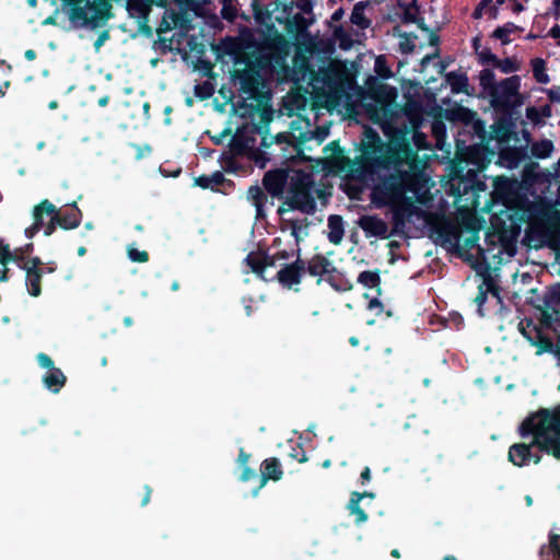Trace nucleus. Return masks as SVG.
<instances>
[{"label": "nucleus", "mask_w": 560, "mask_h": 560, "mask_svg": "<svg viewBox=\"0 0 560 560\" xmlns=\"http://www.w3.org/2000/svg\"><path fill=\"white\" fill-rule=\"evenodd\" d=\"M402 153L404 158L394 165L393 172L377 188V192L385 202L394 207L396 220L405 221L411 220L412 217H423L430 226L431 237L436 244L448 250L472 248L478 241V222L475 215L477 200H472L470 209L460 211L467 234L465 238L462 237L463 231L457 222L435 214L423 215L422 210L416 205L423 201L420 196L422 185L416 155L408 149Z\"/></svg>", "instance_id": "f257e3e1"}, {"label": "nucleus", "mask_w": 560, "mask_h": 560, "mask_svg": "<svg viewBox=\"0 0 560 560\" xmlns=\"http://www.w3.org/2000/svg\"><path fill=\"white\" fill-rule=\"evenodd\" d=\"M520 433L522 436L532 434L533 441L529 444L515 443L510 446L508 458L513 465H527L534 446L560 460V406L553 410L541 409L525 419L520 427Z\"/></svg>", "instance_id": "f03ea898"}, {"label": "nucleus", "mask_w": 560, "mask_h": 560, "mask_svg": "<svg viewBox=\"0 0 560 560\" xmlns=\"http://www.w3.org/2000/svg\"><path fill=\"white\" fill-rule=\"evenodd\" d=\"M223 50L233 57L234 75L248 90H255L276 67L272 51L265 45L245 44L238 38H228L223 42Z\"/></svg>", "instance_id": "7ed1b4c3"}, {"label": "nucleus", "mask_w": 560, "mask_h": 560, "mask_svg": "<svg viewBox=\"0 0 560 560\" xmlns=\"http://www.w3.org/2000/svg\"><path fill=\"white\" fill-rule=\"evenodd\" d=\"M312 165L305 167H292L289 172L284 170H276L266 173L264 185L266 189L273 196L283 192L288 183V191L285 205L292 209H299L302 212L310 213L315 210L316 202L314 194L315 180Z\"/></svg>", "instance_id": "20e7f679"}, {"label": "nucleus", "mask_w": 560, "mask_h": 560, "mask_svg": "<svg viewBox=\"0 0 560 560\" xmlns=\"http://www.w3.org/2000/svg\"><path fill=\"white\" fill-rule=\"evenodd\" d=\"M55 267L37 257L12 253L8 245L0 244V280L25 277L27 280H40L50 276Z\"/></svg>", "instance_id": "39448f33"}, {"label": "nucleus", "mask_w": 560, "mask_h": 560, "mask_svg": "<svg viewBox=\"0 0 560 560\" xmlns=\"http://www.w3.org/2000/svg\"><path fill=\"white\" fill-rule=\"evenodd\" d=\"M340 77L337 70L331 67L319 69L314 74L310 73L308 88L306 91L313 95L317 103L325 106L334 105L340 93Z\"/></svg>", "instance_id": "423d86ee"}, {"label": "nucleus", "mask_w": 560, "mask_h": 560, "mask_svg": "<svg viewBox=\"0 0 560 560\" xmlns=\"http://www.w3.org/2000/svg\"><path fill=\"white\" fill-rule=\"evenodd\" d=\"M72 5L70 20L81 26H97L109 9L106 0H63Z\"/></svg>", "instance_id": "0eeeda50"}, {"label": "nucleus", "mask_w": 560, "mask_h": 560, "mask_svg": "<svg viewBox=\"0 0 560 560\" xmlns=\"http://www.w3.org/2000/svg\"><path fill=\"white\" fill-rule=\"evenodd\" d=\"M359 287L355 289L358 301L365 303L370 311L381 314L384 308L381 282H357ZM329 284L338 292L353 291L354 287L351 282H329Z\"/></svg>", "instance_id": "6e6552de"}, {"label": "nucleus", "mask_w": 560, "mask_h": 560, "mask_svg": "<svg viewBox=\"0 0 560 560\" xmlns=\"http://www.w3.org/2000/svg\"><path fill=\"white\" fill-rule=\"evenodd\" d=\"M33 218L34 223L25 230L27 237H33L42 226H45V234L50 235L55 230V224H59L66 229H71L75 225V222L70 225L63 224L60 221L56 207L48 200H44L34 208Z\"/></svg>", "instance_id": "1a4fd4ad"}, {"label": "nucleus", "mask_w": 560, "mask_h": 560, "mask_svg": "<svg viewBox=\"0 0 560 560\" xmlns=\"http://www.w3.org/2000/svg\"><path fill=\"white\" fill-rule=\"evenodd\" d=\"M521 79L512 75L502 80L492 91L490 97L493 105L511 106L517 102Z\"/></svg>", "instance_id": "9d476101"}, {"label": "nucleus", "mask_w": 560, "mask_h": 560, "mask_svg": "<svg viewBox=\"0 0 560 560\" xmlns=\"http://www.w3.org/2000/svg\"><path fill=\"white\" fill-rule=\"evenodd\" d=\"M518 330L523 337L532 345L537 347L538 354L552 350L553 343L551 339L545 335L539 326L533 319H526L518 324Z\"/></svg>", "instance_id": "9b49d317"}, {"label": "nucleus", "mask_w": 560, "mask_h": 560, "mask_svg": "<svg viewBox=\"0 0 560 560\" xmlns=\"http://www.w3.org/2000/svg\"><path fill=\"white\" fill-rule=\"evenodd\" d=\"M502 289L499 285V282H479L478 285V294L475 298V303L477 304L478 315L485 316V306L489 302H494V306H503V296L501 295Z\"/></svg>", "instance_id": "f8f14e48"}, {"label": "nucleus", "mask_w": 560, "mask_h": 560, "mask_svg": "<svg viewBox=\"0 0 560 560\" xmlns=\"http://www.w3.org/2000/svg\"><path fill=\"white\" fill-rule=\"evenodd\" d=\"M260 482L255 493L264 488L269 480L279 481L283 476L281 464L277 457H269L260 465Z\"/></svg>", "instance_id": "ddd939ff"}, {"label": "nucleus", "mask_w": 560, "mask_h": 560, "mask_svg": "<svg viewBox=\"0 0 560 560\" xmlns=\"http://www.w3.org/2000/svg\"><path fill=\"white\" fill-rule=\"evenodd\" d=\"M328 170L342 168L346 163V156L336 141L330 142L324 149V156L320 160Z\"/></svg>", "instance_id": "4468645a"}, {"label": "nucleus", "mask_w": 560, "mask_h": 560, "mask_svg": "<svg viewBox=\"0 0 560 560\" xmlns=\"http://www.w3.org/2000/svg\"><path fill=\"white\" fill-rule=\"evenodd\" d=\"M360 226L368 236L385 237L388 232L386 222L373 215L362 217Z\"/></svg>", "instance_id": "2eb2a0df"}, {"label": "nucleus", "mask_w": 560, "mask_h": 560, "mask_svg": "<svg viewBox=\"0 0 560 560\" xmlns=\"http://www.w3.org/2000/svg\"><path fill=\"white\" fill-rule=\"evenodd\" d=\"M305 273V262L296 259L290 265H285L278 271V280L291 281L299 280Z\"/></svg>", "instance_id": "dca6fc26"}, {"label": "nucleus", "mask_w": 560, "mask_h": 560, "mask_svg": "<svg viewBox=\"0 0 560 560\" xmlns=\"http://www.w3.org/2000/svg\"><path fill=\"white\" fill-rule=\"evenodd\" d=\"M43 382L50 392L58 394L65 386L67 377L59 368H56L43 376Z\"/></svg>", "instance_id": "f3484780"}, {"label": "nucleus", "mask_w": 560, "mask_h": 560, "mask_svg": "<svg viewBox=\"0 0 560 560\" xmlns=\"http://www.w3.org/2000/svg\"><path fill=\"white\" fill-rule=\"evenodd\" d=\"M363 499V494H359L358 491H353L350 495V500L347 504V510L351 515H354L355 525L365 523L369 518L368 513L360 506V502Z\"/></svg>", "instance_id": "a211bd4d"}, {"label": "nucleus", "mask_w": 560, "mask_h": 560, "mask_svg": "<svg viewBox=\"0 0 560 560\" xmlns=\"http://www.w3.org/2000/svg\"><path fill=\"white\" fill-rule=\"evenodd\" d=\"M361 35L359 31H348L342 26L334 31V37L342 49H349L354 43L360 42Z\"/></svg>", "instance_id": "6ab92c4d"}, {"label": "nucleus", "mask_w": 560, "mask_h": 560, "mask_svg": "<svg viewBox=\"0 0 560 560\" xmlns=\"http://www.w3.org/2000/svg\"><path fill=\"white\" fill-rule=\"evenodd\" d=\"M345 235L342 219L339 215H330L328 218V233L327 237L330 243L338 245L341 243Z\"/></svg>", "instance_id": "aec40b11"}, {"label": "nucleus", "mask_w": 560, "mask_h": 560, "mask_svg": "<svg viewBox=\"0 0 560 560\" xmlns=\"http://www.w3.org/2000/svg\"><path fill=\"white\" fill-rule=\"evenodd\" d=\"M334 270L331 264L324 257H316L308 265V271L312 277H325Z\"/></svg>", "instance_id": "412c9836"}, {"label": "nucleus", "mask_w": 560, "mask_h": 560, "mask_svg": "<svg viewBox=\"0 0 560 560\" xmlns=\"http://www.w3.org/2000/svg\"><path fill=\"white\" fill-rule=\"evenodd\" d=\"M285 221L288 228L291 230V235L295 238V243L299 246V244L308 235V228L307 224L305 223V220L296 221L288 219Z\"/></svg>", "instance_id": "4be33fe9"}, {"label": "nucleus", "mask_w": 560, "mask_h": 560, "mask_svg": "<svg viewBox=\"0 0 560 560\" xmlns=\"http://www.w3.org/2000/svg\"><path fill=\"white\" fill-rule=\"evenodd\" d=\"M246 266L258 277L262 276L266 268V257L261 253H249L245 259Z\"/></svg>", "instance_id": "5701e85b"}, {"label": "nucleus", "mask_w": 560, "mask_h": 560, "mask_svg": "<svg viewBox=\"0 0 560 560\" xmlns=\"http://www.w3.org/2000/svg\"><path fill=\"white\" fill-rule=\"evenodd\" d=\"M352 25L357 26L359 31L368 28L371 24L370 20L365 16V7L362 3H357L350 16Z\"/></svg>", "instance_id": "b1692460"}, {"label": "nucleus", "mask_w": 560, "mask_h": 560, "mask_svg": "<svg viewBox=\"0 0 560 560\" xmlns=\"http://www.w3.org/2000/svg\"><path fill=\"white\" fill-rule=\"evenodd\" d=\"M446 82L451 86L453 93L464 92L468 85L467 77L456 72L447 73Z\"/></svg>", "instance_id": "393cba45"}, {"label": "nucleus", "mask_w": 560, "mask_h": 560, "mask_svg": "<svg viewBox=\"0 0 560 560\" xmlns=\"http://www.w3.org/2000/svg\"><path fill=\"white\" fill-rule=\"evenodd\" d=\"M530 66H532L534 78L538 83H541V84L549 83L550 79H549V75L547 74L546 62L544 59L534 58L530 61Z\"/></svg>", "instance_id": "a878e982"}, {"label": "nucleus", "mask_w": 560, "mask_h": 560, "mask_svg": "<svg viewBox=\"0 0 560 560\" xmlns=\"http://www.w3.org/2000/svg\"><path fill=\"white\" fill-rule=\"evenodd\" d=\"M498 13V7L493 4V0H481L472 13V18L480 19L483 15L494 19Z\"/></svg>", "instance_id": "bb28decb"}, {"label": "nucleus", "mask_w": 560, "mask_h": 560, "mask_svg": "<svg viewBox=\"0 0 560 560\" xmlns=\"http://www.w3.org/2000/svg\"><path fill=\"white\" fill-rule=\"evenodd\" d=\"M128 10L132 15H137L139 18H145L151 10V1L150 0H129L128 1Z\"/></svg>", "instance_id": "cd10ccee"}, {"label": "nucleus", "mask_w": 560, "mask_h": 560, "mask_svg": "<svg viewBox=\"0 0 560 560\" xmlns=\"http://www.w3.org/2000/svg\"><path fill=\"white\" fill-rule=\"evenodd\" d=\"M517 31H520L518 26L513 23H506L493 32V37L500 39L503 45H506L512 40L510 36Z\"/></svg>", "instance_id": "c85d7f7f"}, {"label": "nucleus", "mask_w": 560, "mask_h": 560, "mask_svg": "<svg viewBox=\"0 0 560 560\" xmlns=\"http://www.w3.org/2000/svg\"><path fill=\"white\" fill-rule=\"evenodd\" d=\"M553 150V144L550 140H541L532 144V154L539 159L548 158Z\"/></svg>", "instance_id": "c756f323"}, {"label": "nucleus", "mask_w": 560, "mask_h": 560, "mask_svg": "<svg viewBox=\"0 0 560 560\" xmlns=\"http://www.w3.org/2000/svg\"><path fill=\"white\" fill-rule=\"evenodd\" d=\"M479 79L480 85L491 95L492 91H494V88L498 85L494 72L490 69H483L480 72Z\"/></svg>", "instance_id": "7c9ffc66"}, {"label": "nucleus", "mask_w": 560, "mask_h": 560, "mask_svg": "<svg viewBox=\"0 0 560 560\" xmlns=\"http://www.w3.org/2000/svg\"><path fill=\"white\" fill-rule=\"evenodd\" d=\"M247 198L253 202L257 209V213L260 212L266 196L262 189L258 186H252L247 191Z\"/></svg>", "instance_id": "2f4dec72"}, {"label": "nucleus", "mask_w": 560, "mask_h": 560, "mask_svg": "<svg viewBox=\"0 0 560 560\" xmlns=\"http://www.w3.org/2000/svg\"><path fill=\"white\" fill-rule=\"evenodd\" d=\"M375 72L377 75L384 79H388L393 75L392 70L386 63V60L383 56H378L375 60Z\"/></svg>", "instance_id": "473e14b6"}, {"label": "nucleus", "mask_w": 560, "mask_h": 560, "mask_svg": "<svg viewBox=\"0 0 560 560\" xmlns=\"http://www.w3.org/2000/svg\"><path fill=\"white\" fill-rule=\"evenodd\" d=\"M494 68L500 69L504 73L515 72L520 69L517 62L511 58L499 59Z\"/></svg>", "instance_id": "72a5a7b5"}, {"label": "nucleus", "mask_w": 560, "mask_h": 560, "mask_svg": "<svg viewBox=\"0 0 560 560\" xmlns=\"http://www.w3.org/2000/svg\"><path fill=\"white\" fill-rule=\"evenodd\" d=\"M222 180V175L220 173L214 174L213 176H200L196 179V184L202 188L213 187L219 185Z\"/></svg>", "instance_id": "f704fd0d"}, {"label": "nucleus", "mask_w": 560, "mask_h": 560, "mask_svg": "<svg viewBox=\"0 0 560 560\" xmlns=\"http://www.w3.org/2000/svg\"><path fill=\"white\" fill-rule=\"evenodd\" d=\"M512 187V182L506 177H497L494 179V190L495 194L500 197H503V195L510 190Z\"/></svg>", "instance_id": "c9c22d12"}, {"label": "nucleus", "mask_w": 560, "mask_h": 560, "mask_svg": "<svg viewBox=\"0 0 560 560\" xmlns=\"http://www.w3.org/2000/svg\"><path fill=\"white\" fill-rule=\"evenodd\" d=\"M328 136V127H318L316 130L307 131L304 135L306 140L316 139L318 143H322Z\"/></svg>", "instance_id": "e433bc0d"}, {"label": "nucleus", "mask_w": 560, "mask_h": 560, "mask_svg": "<svg viewBox=\"0 0 560 560\" xmlns=\"http://www.w3.org/2000/svg\"><path fill=\"white\" fill-rule=\"evenodd\" d=\"M128 257L135 262H145L149 259V254L145 250H139L136 247H128Z\"/></svg>", "instance_id": "4c0bfd02"}, {"label": "nucleus", "mask_w": 560, "mask_h": 560, "mask_svg": "<svg viewBox=\"0 0 560 560\" xmlns=\"http://www.w3.org/2000/svg\"><path fill=\"white\" fill-rule=\"evenodd\" d=\"M36 360L39 366L43 369H47L48 371L56 369L51 358L44 352L38 353Z\"/></svg>", "instance_id": "58836bf2"}, {"label": "nucleus", "mask_w": 560, "mask_h": 560, "mask_svg": "<svg viewBox=\"0 0 560 560\" xmlns=\"http://www.w3.org/2000/svg\"><path fill=\"white\" fill-rule=\"evenodd\" d=\"M478 56H479L480 61L483 65H491V66L495 67L498 57L494 54H492L489 49H485V50L480 51L478 54Z\"/></svg>", "instance_id": "ea45409f"}, {"label": "nucleus", "mask_w": 560, "mask_h": 560, "mask_svg": "<svg viewBox=\"0 0 560 560\" xmlns=\"http://www.w3.org/2000/svg\"><path fill=\"white\" fill-rule=\"evenodd\" d=\"M549 548L551 552L560 559V535L549 534Z\"/></svg>", "instance_id": "a19ab883"}, {"label": "nucleus", "mask_w": 560, "mask_h": 560, "mask_svg": "<svg viewBox=\"0 0 560 560\" xmlns=\"http://www.w3.org/2000/svg\"><path fill=\"white\" fill-rule=\"evenodd\" d=\"M399 47L404 54H409L413 50L415 43L408 36L404 35L399 42Z\"/></svg>", "instance_id": "79ce46f5"}, {"label": "nucleus", "mask_w": 560, "mask_h": 560, "mask_svg": "<svg viewBox=\"0 0 560 560\" xmlns=\"http://www.w3.org/2000/svg\"><path fill=\"white\" fill-rule=\"evenodd\" d=\"M380 141V137L373 130L365 131V144L369 148L375 149L376 143Z\"/></svg>", "instance_id": "37998d69"}, {"label": "nucleus", "mask_w": 560, "mask_h": 560, "mask_svg": "<svg viewBox=\"0 0 560 560\" xmlns=\"http://www.w3.org/2000/svg\"><path fill=\"white\" fill-rule=\"evenodd\" d=\"M254 477H256V471L254 469H252L249 466L242 467V474L240 476L241 481L247 482Z\"/></svg>", "instance_id": "c03bdc74"}, {"label": "nucleus", "mask_w": 560, "mask_h": 560, "mask_svg": "<svg viewBox=\"0 0 560 560\" xmlns=\"http://www.w3.org/2000/svg\"><path fill=\"white\" fill-rule=\"evenodd\" d=\"M249 458H250V454L247 453L244 447H241L238 450V456H237V464L240 467H243V466H248V462H249Z\"/></svg>", "instance_id": "a18cd8bd"}, {"label": "nucleus", "mask_w": 560, "mask_h": 560, "mask_svg": "<svg viewBox=\"0 0 560 560\" xmlns=\"http://www.w3.org/2000/svg\"><path fill=\"white\" fill-rule=\"evenodd\" d=\"M27 287V291L32 296H38L42 292L40 283L42 282H25Z\"/></svg>", "instance_id": "49530a36"}, {"label": "nucleus", "mask_w": 560, "mask_h": 560, "mask_svg": "<svg viewBox=\"0 0 560 560\" xmlns=\"http://www.w3.org/2000/svg\"><path fill=\"white\" fill-rule=\"evenodd\" d=\"M143 489H144V495L141 500V506H145L150 502L151 494H152V488L150 486L145 485Z\"/></svg>", "instance_id": "de8ad7c7"}, {"label": "nucleus", "mask_w": 560, "mask_h": 560, "mask_svg": "<svg viewBox=\"0 0 560 560\" xmlns=\"http://www.w3.org/2000/svg\"><path fill=\"white\" fill-rule=\"evenodd\" d=\"M360 478L362 485L371 480V470L369 467H364V469L361 471Z\"/></svg>", "instance_id": "09e8293b"}, {"label": "nucleus", "mask_w": 560, "mask_h": 560, "mask_svg": "<svg viewBox=\"0 0 560 560\" xmlns=\"http://www.w3.org/2000/svg\"><path fill=\"white\" fill-rule=\"evenodd\" d=\"M222 15H223L224 19H228L230 21H232L236 16L234 10L230 9L228 7H224L222 9Z\"/></svg>", "instance_id": "8fccbe9b"}, {"label": "nucleus", "mask_w": 560, "mask_h": 560, "mask_svg": "<svg viewBox=\"0 0 560 560\" xmlns=\"http://www.w3.org/2000/svg\"><path fill=\"white\" fill-rule=\"evenodd\" d=\"M107 34L106 33H103L98 38L97 40L95 42V47L96 49H98L103 44L104 42L107 39Z\"/></svg>", "instance_id": "3c124183"}, {"label": "nucleus", "mask_w": 560, "mask_h": 560, "mask_svg": "<svg viewBox=\"0 0 560 560\" xmlns=\"http://www.w3.org/2000/svg\"><path fill=\"white\" fill-rule=\"evenodd\" d=\"M358 280L364 281V280H375V279H374V276L372 273H370V272H362L359 276Z\"/></svg>", "instance_id": "603ef678"}, {"label": "nucleus", "mask_w": 560, "mask_h": 560, "mask_svg": "<svg viewBox=\"0 0 560 560\" xmlns=\"http://www.w3.org/2000/svg\"><path fill=\"white\" fill-rule=\"evenodd\" d=\"M550 36L553 38H560V26L556 25L550 30Z\"/></svg>", "instance_id": "864d4df0"}, {"label": "nucleus", "mask_w": 560, "mask_h": 560, "mask_svg": "<svg viewBox=\"0 0 560 560\" xmlns=\"http://www.w3.org/2000/svg\"><path fill=\"white\" fill-rule=\"evenodd\" d=\"M416 19V10H411L409 9L407 12H406V20L407 21H410V22H413Z\"/></svg>", "instance_id": "5fc2aeb1"}, {"label": "nucleus", "mask_w": 560, "mask_h": 560, "mask_svg": "<svg viewBox=\"0 0 560 560\" xmlns=\"http://www.w3.org/2000/svg\"><path fill=\"white\" fill-rule=\"evenodd\" d=\"M300 450H301V453H302V456H301V457H299V456H298V454H294V455H292V456H293L294 458H296V459L299 460V463H305V462L307 460V457H306V455H305L304 451H303L302 448H300Z\"/></svg>", "instance_id": "6e6d98bb"}, {"label": "nucleus", "mask_w": 560, "mask_h": 560, "mask_svg": "<svg viewBox=\"0 0 560 560\" xmlns=\"http://www.w3.org/2000/svg\"><path fill=\"white\" fill-rule=\"evenodd\" d=\"M342 14H343V11L341 9H339V10L334 12L331 19L334 21H339L341 19Z\"/></svg>", "instance_id": "4d7b16f0"}, {"label": "nucleus", "mask_w": 560, "mask_h": 560, "mask_svg": "<svg viewBox=\"0 0 560 560\" xmlns=\"http://www.w3.org/2000/svg\"><path fill=\"white\" fill-rule=\"evenodd\" d=\"M552 4L555 7V14L560 15V0H552Z\"/></svg>", "instance_id": "13d9d810"}, {"label": "nucleus", "mask_w": 560, "mask_h": 560, "mask_svg": "<svg viewBox=\"0 0 560 560\" xmlns=\"http://www.w3.org/2000/svg\"><path fill=\"white\" fill-rule=\"evenodd\" d=\"M530 460H533L535 464H539V463H540V460H541V455H540V454H538V453H533V452H532V458H530Z\"/></svg>", "instance_id": "bf43d9fd"}, {"label": "nucleus", "mask_w": 560, "mask_h": 560, "mask_svg": "<svg viewBox=\"0 0 560 560\" xmlns=\"http://www.w3.org/2000/svg\"><path fill=\"white\" fill-rule=\"evenodd\" d=\"M349 343L352 346V347H358L359 343H360V340L358 337L355 336H352L349 338Z\"/></svg>", "instance_id": "052dcab7"}, {"label": "nucleus", "mask_w": 560, "mask_h": 560, "mask_svg": "<svg viewBox=\"0 0 560 560\" xmlns=\"http://www.w3.org/2000/svg\"><path fill=\"white\" fill-rule=\"evenodd\" d=\"M25 57H26V59H28V60H34V59H35V57H36V54H35V51H34V50H26V52H25Z\"/></svg>", "instance_id": "680f3d73"}, {"label": "nucleus", "mask_w": 560, "mask_h": 560, "mask_svg": "<svg viewBox=\"0 0 560 560\" xmlns=\"http://www.w3.org/2000/svg\"><path fill=\"white\" fill-rule=\"evenodd\" d=\"M132 323L133 322H132L131 317L127 316V317L124 318V324H125L126 327H130L132 325Z\"/></svg>", "instance_id": "e2e57ef3"}, {"label": "nucleus", "mask_w": 560, "mask_h": 560, "mask_svg": "<svg viewBox=\"0 0 560 560\" xmlns=\"http://www.w3.org/2000/svg\"><path fill=\"white\" fill-rule=\"evenodd\" d=\"M281 283L284 285V288H287V289H289V290H290V289H292V285H293V284H300L301 282H292V281H289V282H281Z\"/></svg>", "instance_id": "0e129e2a"}, {"label": "nucleus", "mask_w": 560, "mask_h": 560, "mask_svg": "<svg viewBox=\"0 0 560 560\" xmlns=\"http://www.w3.org/2000/svg\"><path fill=\"white\" fill-rule=\"evenodd\" d=\"M390 556H392L393 558L399 559V558H400V552H399V550H398V549H393V550L390 551Z\"/></svg>", "instance_id": "69168bd1"}, {"label": "nucleus", "mask_w": 560, "mask_h": 560, "mask_svg": "<svg viewBox=\"0 0 560 560\" xmlns=\"http://www.w3.org/2000/svg\"><path fill=\"white\" fill-rule=\"evenodd\" d=\"M523 9H524V8H523V5H522L521 3H516V4L514 5V8H513V11H514L515 13H518V12L523 11Z\"/></svg>", "instance_id": "338daca9"}, {"label": "nucleus", "mask_w": 560, "mask_h": 560, "mask_svg": "<svg viewBox=\"0 0 560 560\" xmlns=\"http://www.w3.org/2000/svg\"><path fill=\"white\" fill-rule=\"evenodd\" d=\"M517 163H518L517 159H514L512 161H509V163L506 165L509 167H515V166H517Z\"/></svg>", "instance_id": "774afa93"}]
</instances>
